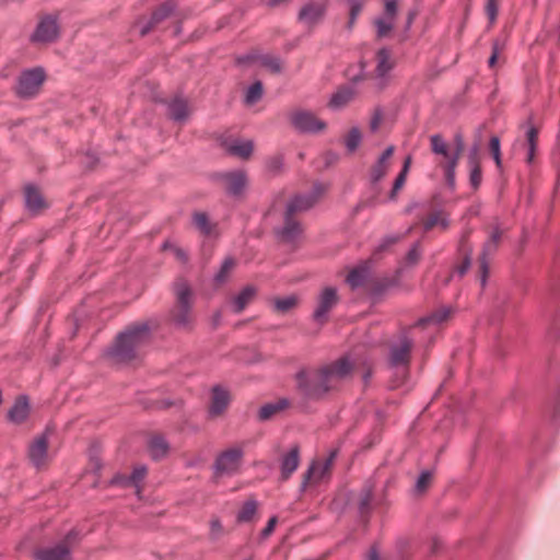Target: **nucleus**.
Here are the masks:
<instances>
[{"mask_svg":"<svg viewBox=\"0 0 560 560\" xmlns=\"http://www.w3.org/2000/svg\"><path fill=\"white\" fill-rule=\"evenodd\" d=\"M358 366L355 359L346 355L316 370H303L296 375L298 387L306 398L319 399L337 389Z\"/></svg>","mask_w":560,"mask_h":560,"instance_id":"nucleus-1","label":"nucleus"},{"mask_svg":"<svg viewBox=\"0 0 560 560\" xmlns=\"http://www.w3.org/2000/svg\"><path fill=\"white\" fill-rule=\"evenodd\" d=\"M151 327L147 322L135 323L125 328L108 351L117 362H131L141 358L144 347L151 340Z\"/></svg>","mask_w":560,"mask_h":560,"instance_id":"nucleus-2","label":"nucleus"},{"mask_svg":"<svg viewBox=\"0 0 560 560\" xmlns=\"http://www.w3.org/2000/svg\"><path fill=\"white\" fill-rule=\"evenodd\" d=\"M324 190L325 187L322 184H317L314 186L312 194L306 196L299 195L288 203L284 226L281 230L282 240L293 241L301 233L300 223L294 219V215L310 209Z\"/></svg>","mask_w":560,"mask_h":560,"instance_id":"nucleus-3","label":"nucleus"},{"mask_svg":"<svg viewBox=\"0 0 560 560\" xmlns=\"http://www.w3.org/2000/svg\"><path fill=\"white\" fill-rule=\"evenodd\" d=\"M430 144L432 152L442 158L439 161V165L444 170L446 183L450 186H454L455 170L464 150L463 140L458 137L456 139V148L452 150L450 144L440 135H433L430 137Z\"/></svg>","mask_w":560,"mask_h":560,"instance_id":"nucleus-4","label":"nucleus"},{"mask_svg":"<svg viewBox=\"0 0 560 560\" xmlns=\"http://www.w3.org/2000/svg\"><path fill=\"white\" fill-rule=\"evenodd\" d=\"M174 293L176 303L172 319L179 327H188L191 323L192 290L186 280L178 279L174 283Z\"/></svg>","mask_w":560,"mask_h":560,"instance_id":"nucleus-5","label":"nucleus"},{"mask_svg":"<svg viewBox=\"0 0 560 560\" xmlns=\"http://www.w3.org/2000/svg\"><path fill=\"white\" fill-rule=\"evenodd\" d=\"M337 450H332L325 459H315L303 475L302 488L317 485L330 477L334 462L337 457Z\"/></svg>","mask_w":560,"mask_h":560,"instance_id":"nucleus-6","label":"nucleus"},{"mask_svg":"<svg viewBox=\"0 0 560 560\" xmlns=\"http://www.w3.org/2000/svg\"><path fill=\"white\" fill-rule=\"evenodd\" d=\"M328 0H307L300 9L298 21L307 30H313L325 19Z\"/></svg>","mask_w":560,"mask_h":560,"instance_id":"nucleus-7","label":"nucleus"},{"mask_svg":"<svg viewBox=\"0 0 560 560\" xmlns=\"http://www.w3.org/2000/svg\"><path fill=\"white\" fill-rule=\"evenodd\" d=\"M77 540V533L70 532L63 540L55 546L39 548L34 552L35 560H71V549Z\"/></svg>","mask_w":560,"mask_h":560,"instance_id":"nucleus-8","label":"nucleus"},{"mask_svg":"<svg viewBox=\"0 0 560 560\" xmlns=\"http://www.w3.org/2000/svg\"><path fill=\"white\" fill-rule=\"evenodd\" d=\"M292 126L301 132L315 133L326 128V122L306 109H294L290 113Z\"/></svg>","mask_w":560,"mask_h":560,"instance_id":"nucleus-9","label":"nucleus"},{"mask_svg":"<svg viewBox=\"0 0 560 560\" xmlns=\"http://www.w3.org/2000/svg\"><path fill=\"white\" fill-rule=\"evenodd\" d=\"M45 80L43 69L35 68L21 73L16 85V94L21 97L35 96Z\"/></svg>","mask_w":560,"mask_h":560,"instance_id":"nucleus-10","label":"nucleus"},{"mask_svg":"<svg viewBox=\"0 0 560 560\" xmlns=\"http://www.w3.org/2000/svg\"><path fill=\"white\" fill-rule=\"evenodd\" d=\"M243 458V450L241 447H231L222 452L215 460L214 464V476L215 478L223 475H233L235 474Z\"/></svg>","mask_w":560,"mask_h":560,"instance_id":"nucleus-11","label":"nucleus"},{"mask_svg":"<svg viewBox=\"0 0 560 560\" xmlns=\"http://www.w3.org/2000/svg\"><path fill=\"white\" fill-rule=\"evenodd\" d=\"M51 435V430L47 428L44 433L36 436L28 447V457L32 464L36 468H42L46 466L51 455L48 451L49 436Z\"/></svg>","mask_w":560,"mask_h":560,"instance_id":"nucleus-12","label":"nucleus"},{"mask_svg":"<svg viewBox=\"0 0 560 560\" xmlns=\"http://www.w3.org/2000/svg\"><path fill=\"white\" fill-rule=\"evenodd\" d=\"M413 346V340L407 335H402L398 343L393 345L389 353L390 366L400 369L402 374L406 375L410 362V351Z\"/></svg>","mask_w":560,"mask_h":560,"instance_id":"nucleus-13","label":"nucleus"},{"mask_svg":"<svg viewBox=\"0 0 560 560\" xmlns=\"http://www.w3.org/2000/svg\"><path fill=\"white\" fill-rule=\"evenodd\" d=\"M501 237L502 231L499 228H494L491 231L489 238L483 244L482 253L479 258L480 282L482 287H485L489 273L488 257L491 256L498 249Z\"/></svg>","mask_w":560,"mask_h":560,"instance_id":"nucleus-14","label":"nucleus"},{"mask_svg":"<svg viewBox=\"0 0 560 560\" xmlns=\"http://www.w3.org/2000/svg\"><path fill=\"white\" fill-rule=\"evenodd\" d=\"M59 35V26L57 24V20L52 15H45L43 16L31 36V40L33 43H51L54 42Z\"/></svg>","mask_w":560,"mask_h":560,"instance_id":"nucleus-15","label":"nucleus"},{"mask_svg":"<svg viewBox=\"0 0 560 560\" xmlns=\"http://www.w3.org/2000/svg\"><path fill=\"white\" fill-rule=\"evenodd\" d=\"M338 301L337 290L331 287L325 288L317 299V306L313 313L314 319L319 323L326 322L329 312L337 305Z\"/></svg>","mask_w":560,"mask_h":560,"instance_id":"nucleus-16","label":"nucleus"},{"mask_svg":"<svg viewBox=\"0 0 560 560\" xmlns=\"http://www.w3.org/2000/svg\"><path fill=\"white\" fill-rule=\"evenodd\" d=\"M395 148L389 145L377 159L375 164L370 170V182L373 189L378 192L377 184L385 177L389 167L390 159L394 154Z\"/></svg>","mask_w":560,"mask_h":560,"instance_id":"nucleus-17","label":"nucleus"},{"mask_svg":"<svg viewBox=\"0 0 560 560\" xmlns=\"http://www.w3.org/2000/svg\"><path fill=\"white\" fill-rule=\"evenodd\" d=\"M223 147L230 154L243 160L249 159L254 151V142L252 140H225Z\"/></svg>","mask_w":560,"mask_h":560,"instance_id":"nucleus-18","label":"nucleus"},{"mask_svg":"<svg viewBox=\"0 0 560 560\" xmlns=\"http://www.w3.org/2000/svg\"><path fill=\"white\" fill-rule=\"evenodd\" d=\"M300 465V450L293 446L281 459V480H288Z\"/></svg>","mask_w":560,"mask_h":560,"instance_id":"nucleus-19","label":"nucleus"},{"mask_svg":"<svg viewBox=\"0 0 560 560\" xmlns=\"http://www.w3.org/2000/svg\"><path fill=\"white\" fill-rule=\"evenodd\" d=\"M30 415V402L26 396H20L8 412V419L14 424L23 423Z\"/></svg>","mask_w":560,"mask_h":560,"instance_id":"nucleus-20","label":"nucleus"},{"mask_svg":"<svg viewBox=\"0 0 560 560\" xmlns=\"http://www.w3.org/2000/svg\"><path fill=\"white\" fill-rule=\"evenodd\" d=\"M230 402V394L221 388L214 387L211 395V404L209 412L212 417L221 416L228 408Z\"/></svg>","mask_w":560,"mask_h":560,"instance_id":"nucleus-21","label":"nucleus"},{"mask_svg":"<svg viewBox=\"0 0 560 560\" xmlns=\"http://www.w3.org/2000/svg\"><path fill=\"white\" fill-rule=\"evenodd\" d=\"M222 179L228 191L233 195L241 194L247 183L246 174L243 171L225 173L222 175Z\"/></svg>","mask_w":560,"mask_h":560,"instance_id":"nucleus-22","label":"nucleus"},{"mask_svg":"<svg viewBox=\"0 0 560 560\" xmlns=\"http://www.w3.org/2000/svg\"><path fill=\"white\" fill-rule=\"evenodd\" d=\"M24 195L25 205L30 211L37 213L47 207V203L37 187L27 185L24 189Z\"/></svg>","mask_w":560,"mask_h":560,"instance_id":"nucleus-23","label":"nucleus"},{"mask_svg":"<svg viewBox=\"0 0 560 560\" xmlns=\"http://www.w3.org/2000/svg\"><path fill=\"white\" fill-rule=\"evenodd\" d=\"M147 475V468L144 466H138L133 469L132 474L128 477H117L113 480L116 485L133 487L136 494L140 493V482Z\"/></svg>","mask_w":560,"mask_h":560,"instance_id":"nucleus-24","label":"nucleus"},{"mask_svg":"<svg viewBox=\"0 0 560 560\" xmlns=\"http://www.w3.org/2000/svg\"><path fill=\"white\" fill-rule=\"evenodd\" d=\"M478 153H479V145L476 144L474 147V149L471 150L469 158H468V163L470 166L469 180H470V185L472 186L474 189H477L480 186L481 180H482V174H481V168L479 165Z\"/></svg>","mask_w":560,"mask_h":560,"instance_id":"nucleus-25","label":"nucleus"},{"mask_svg":"<svg viewBox=\"0 0 560 560\" xmlns=\"http://www.w3.org/2000/svg\"><path fill=\"white\" fill-rule=\"evenodd\" d=\"M376 68L375 72L378 77H384L394 67L392 54L388 49L382 48L375 56Z\"/></svg>","mask_w":560,"mask_h":560,"instance_id":"nucleus-26","label":"nucleus"},{"mask_svg":"<svg viewBox=\"0 0 560 560\" xmlns=\"http://www.w3.org/2000/svg\"><path fill=\"white\" fill-rule=\"evenodd\" d=\"M248 58L256 61L259 66L266 68L271 73H279L282 69L281 60L272 55H252Z\"/></svg>","mask_w":560,"mask_h":560,"instance_id":"nucleus-27","label":"nucleus"},{"mask_svg":"<svg viewBox=\"0 0 560 560\" xmlns=\"http://www.w3.org/2000/svg\"><path fill=\"white\" fill-rule=\"evenodd\" d=\"M172 10L173 8L168 3L162 4L160 8H158L153 12L150 23L140 30V35H147L156 24L166 19L171 14Z\"/></svg>","mask_w":560,"mask_h":560,"instance_id":"nucleus-28","label":"nucleus"},{"mask_svg":"<svg viewBox=\"0 0 560 560\" xmlns=\"http://www.w3.org/2000/svg\"><path fill=\"white\" fill-rule=\"evenodd\" d=\"M256 290L254 287L248 285L237 294L232 304L235 313H241L255 298Z\"/></svg>","mask_w":560,"mask_h":560,"instance_id":"nucleus-29","label":"nucleus"},{"mask_svg":"<svg viewBox=\"0 0 560 560\" xmlns=\"http://www.w3.org/2000/svg\"><path fill=\"white\" fill-rule=\"evenodd\" d=\"M453 313V310L447 306H442L438 308L434 313H432L430 316L421 318L417 325L419 326H425L428 324H441L446 322Z\"/></svg>","mask_w":560,"mask_h":560,"instance_id":"nucleus-30","label":"nucleus"},{"mask_svg":"<svg viewBox=\"0 0 560 560\" xmlns=\"http://www.w3.org/2000/svg\"><path fill=\"white\" fill-rule=\"evenodd\" d=\"M258 503L254 499H248L244 502L242 508L237 513V522L238 523H247L252 522L257 513Z\"/></svg>","mask_w":560,"mask_h":560,"instance_id":"nucleus-31","label":"nucleus"},{"mask_svg":"<svg viewBox=\"0 0 560 560\" xmlns=\"http://www.w3.org/2000/svg\"><path fill=\"white\" fill-rule=\"evenodd\" d=\"M289 402L287 399H279L275 402H269L262 406L259 410V419L260 420H268L278 412L282 411L288 407Z\"/></svg>","mask_w":560,"mask_h":560,"instance_id":"nucleus-32","label":"nucleus"},{"mask_svg":"<svg viewBox=\"0 0 560 560\" xmlns=\"http://www.w3.org/2000/svg\"><path fill=\"white\" fill-rule=\"evenodd\" d=\"M354 91L352 88H341L332 95L330 100V105L336 108L343 107L352 101Z\"/></svg>","mask_w":560,"mask_h":560,"instance_id":"nucleus-33","label":"nucleus"},{"mask_svg":"<svg viewBox=\"0 0 560 560\" xmlns=\"http://www.w3.org/2000/svg\"><path fill=\"white\" fill-rule=\"evenodd\" d=\"M170 113L175 120L182 121L186 119L187 116L189 115L187 102L183 98H175L170 104Z\"/></svg>","mask_w":560,"mask_h":560,"instance_id":"nucleus-34","label":"nucleus"},{"mask_svg":"<svg viewBox=\"0 0 560 560\" xmlns=\"http://www.w3.org/2000/svg\"><path fill=\"white\" fill-rule=\"evenodd\" d=\"M423 226L425 231H430L436 226H441L443 230H445L448 226V222L442 211H434L430 213L423 221Z\"/></svg>","mask_w":560,"mask_h":560,"instance_id":"nucleus-35","label":"nucleus"},{"mask_svg":"<svg viewBox=\"0 0 560 560\" xmlns=\"http://www.w3.org/2000/svg\"><path fill=\"white\" fill-rule=\"evenodd\" d=\"M167 448V443L160 435H154L149 441L150 453L155 459L163 457L166 454Z\"/></svg>","mask_w":560,"mask_h":560,"instance_id":"nucleus-36","label":"nucleus"},{"mask_svg":"<svg viewBox=\"0 0 560 560\" xmlns=\"http://www.w3.org/2000/svg\"><path fill=\"white\" fill-rule=\"evenodd\" d=\"M298 302L299 300L295 295L276 299L275 310L280 314H285L293 310L298 305Z\"/></svg>","mask_w":560,"mask_h":560,"instance_id":"nucleus-37","label":"nucleus"},{"mask_svg":"<svg viewBox=\"0 0 560 560\" xmlns=\"http://www.w3.org/2000/svg\"><path fill=\"white\" fill-rule=\"evenodd\" d=\"M368 270L366 267H359L350 271L347 277V283L352 288L361 287L364 283L366 278Z\"/></svg>","mask_w":560,"mask_h":560,"instance_id":"nucleus-38","label":"nucleus"},{"mask_svg":"<svg viewBox=\"0 0 560 560\" xmlns=\"http://www.w3.org/2000/svg\"><path fill=\"white\" fill-rule=\"evenodd\" d=\"M236 266V260L232 257H226L219 270V272L215 275V281L218 283H223L231 272L234 270Z\"/></svg>","mask_w":560,"mask_h":560,"instance_id":"nucleus-39","label":"nucleus"},{"mask_svg":"<svg viewBox=\"0 0 560 560\" xmlns=\"http://www.w3.org/2000/svg\"><path fill=\"white\" fill-rule=\"evenodd\" d=\"M349 5V27H352L357 18L360 15L364 0H343Z\"/></svg>","mask_w":560,"mask_h":560,"instance_id":"nucleus-40","label":"nucleus"},{"mask_svg":"<svg viewBox=\"0 0 560 560\" xmlns=\"http://www.w3.org/2000/svg\"><path fill=\"white\" fill-rule=\"evenodd\" d=\"M526 141L528 145V155H527V162L530 163L534 160L535 150L537 145V139H538V130L535 127H530L526 135Z\"/></svg>","mask_w":560,"mask_h":560,"instance_id":"nucleus-41","label":"nucleus"},{"mask_svg":"<svg viewBox=\"0 0 560 560\" xmlns=\"http://www.w3.org/2000/svg\"><path fill=\"white\" fill-rule=\"evenodd\" d=\"M361 138H362V136H361L360 130L357 127L351 128L345 138V143H346L347 149L350 152H353L359 147V144L361 142Z\"/></svg>","mask_w":560,"mask_h":560,"instance_id":"nucleus-42","label":"nucleus"},{"mask_svg":"<svg viewBox=\"0 0 560 560\" xmlns=\"http://www.w3.org/2000/svg\"><path fill=\"white\" fill-rule=\"evenodd\" d=\"M262 95V84L261 82L257 81L253 85L249 86V89L246 92L245 101L247 104H255L257 103Z\"/></svg>","mask_w":560,"mask_h":560,"instance_id":"nucleus-43","label":"nucleus"},{"mask_svg":"<svg viewBox=\"0 0 560 560\" xmlns=\"http://www.w3.org/2000/svg\"><path fill=\"white\" fill-rule=\"evenodd\" d=\"M195 226L203 234L211 233V223L206 213L197 212L194 214Z\"/></svg>","mask_w":560,"mask_h":560,"instance_id":"nucleus-44","label":"nucleus"},{"mask_svg":"<svg viewBox=\"0 0 560 560\" xmlns=\"http://www.w3.org/2000/svg\"><path fill=\"white\" fill-rule=\"evenodd\" d=\"M375 25L377 28V36L385 37L389 34L393 28V20L389 19H378L375 21Z\"/></svg>","mask_w":560,"mask_h":560,"instance_id":"nucleus-45","label":"nucleus"},{"mask_svg":"<svg viewBox=\"0 0 560 560\" xmlns=\"http://www.w3.org/2000/svg\"><path fill=\"white\" fill-rule=\"evenodd\" d=\"M432 481V472L423 471L416 483V490L420 493L424 492L431 485Z\"/></svg>","mask_w":560,"mask_h":560,"instance_id":"nucleus-46","label":"nucleus"},{"mask_svg":"<svg viewBox=\"0 0 560 560\" xmlns=\"http://www.w3.org/2000/svg\"><path fill=\"white\" fill-rule=\"evenodd\" d=\"M499 2V0H487L485 12L490 23H493L498 16Z\"/></svg>","mask_w":560,"mask_h":560,"instance_id":"nucleus-47","label":"nucleus"},{"mask_svg":"<svg viewBox=\"0 0 560 560\" xmlns=\"http://www.w3.org/2000/svg\"><path fill=\"white\" fill-rule=\"evenodd\" d=\"M224 528L221 522L218 518H212L210 521V538L212 540H217L224 535Z\"/></svg>","mask_w":560,"mask_h":560,"instance_id":"nucleus-48","label":"nucleus"},{"mask_svg":"<svg viewBox=\"0 0 560 560\" xmlns=\"http://www.w3.org/2000/svg\"><path fill=\"white\" fill-rule=\"evenodd\" d=\"M501 50L502 45L500 44L499 40H494L492 44V54L488 60L489 68L493 69L495 67Z\"/></svg>","mask_w":560,"mask_h":560,"instance_id":"nucleus-49","label":"nucleus"},{"mask_svg":"<svg viewBox=\"0 0 560 560\" xmlns=\"http://www.w3.org/2000/svg\"><path fill=\"white\" fill-rule=\"evenodd\" d=\"M406 178H407V175L402 174V173H399L398 176L396 177L395 182H394V185H393V189L389 194V198L390 199H395L398 191L404 187L405 183H406Z\"/></svg>","mask_w":560,"mask_h":560,"instance_id":"nucleus-50","label":"nucleus"},{"mask_svg":"<svg viewBox=\"0 0 560 560\" xmlns=\"http://www.w3.org/2000/svg\"><path fill=\"white\" fill-rule=\"evenodd\" d=\"M383 121V113L381 109H375L373 115H372V118H371V121H370V129L372 131H376L381 124Z\"/></svg>","mask_w":560,"mask_h":560,"instance_id":"nucleus-51","label":"nucleus"},{"mask_svg":"<svg viewBox=\"0 0 560 560\" xmlns=\"http://www.w3.org/2000/svg\"><path fill=\"white\" fill-rule=\"evenodd\" d=\"M397 13V1L389 0L385 3V18L389 20H394Z\"/></svg>","mask_w":560,"mask_h":560,"instance_id":"nucleus-52","label":"nucleus"},{"mask_svg":"<svg viewBox=\"0 0 560 560\" xmlns=\"http://www.w3.org/2000/svg\"><path fill=\"white\" fill-rule=\"evenodd\" d=\"M371 500H372L371 489L364 490L362 498L360 500V503H359L361 513H364L369 509Z\"/></svg>","mask_w":560,"mask_h":560,"instance_id":"nucleus-53","label":"nucleus"},{"mask_svg":"<svg viewBox=\"0 0 560 560\" xmlns=\"http://www.w3.org/2000/svg\"><path fill=\"white\" fill-rule=\"evenodd\" d=\"M407 262L410 265H415L420 259V250H419V244H416L407 254Z\"/></svg>","mask_w":560,"mask_h":560,"instance_id":"nucleus-54","label":"nucleus"},{"mask_svg":"<svg viewBox=\"0 0 560 560\" xmlns=\"http://www.w3.org/2000/svg\"><path fill=\"white\" fill-rule=\"evenodd\" d=\"M277 522H278V518L276 516H272L268 521L266 527L261 530L262 538H267V537H269L272 534Z\"/></svg>","mask_w":560,"mask_h":560,"instance_id":"nucleus-55","label":"nucleus"},{"mask_svg":"<svg viewBox=\"0 0 560 560\" xmlns=\"http://www.w3.org/2000/svg\"><path fill=\"white\" fill-rule=\"evenodd\" d=\"M489 150L492 155H498V153L501 152L500 151V140L498 137H495V136L491 137L490 142H489Z\"/></svg>","mask_w":560,"mask_h":560,"instance_id":"nucleus-56","label":"nucleus"},{"mask_svg":"<svg viewBox=\"0 0 560 560\" xmlns=\"http://www.w3.org/2000/svg\"><path fill=\"white\" fill-rule=\"evenodd\" d=\"M170 248L173 250L174 256L178 260H180V261H186L187 260V255H186V253L183 249H180L178 247H174V246H171Z\"/></svg>","mask_w":560,"mask_h":560,"instance_id":"nucleus-57","label":"nucleus"},{"mask_svg":"<svg viewBox=\"0 0 560 560\" xmlns=\"http://www.w3.org/2000/svg\"><path fill=\"white\" fill-rule=\"evenodd\" d=\"M469 265H470V261H469V259L467 258V259H466V260H465V261H464V262L458 267V270H457V271H458V273H459L460 276H463V275L467 271V269L469 268Z\"/></svg>","mask_w":560,"mask_h":560,"instance_id":"nucleus-58","label":"nucleus"},{"mask_svg":"<svg viewBox=\"0 0 560 560\" xmlns=\"http://www.w3.org/2000/svg\"><path fill=\"white\" fill-rule=\"evenodd\" d=\"M410 164H411V158L408 156L406 160H405V163H404V166H402V170L400 171V173L407 175L408 172H409V167H410Z\"/></svg>","mask_w":560,"mask_h":560,"instance_id":"nucleus-59","label":"nucleus"},{"mask_svg":"<svg viewBox=\"0 0 560 560\" xmlns=\"http://www.w3.org/2000/svg\"><path fill=\"white\" fill-rule=\"evenodd\" d=\"M410 164H411V158L408 156L406 160H405V163H404V166H402V170L400 171V173L407 175L408 172H409V167H410Z\"/></svg>","mask_w":560,"mask_h":560,"instance_id":"nucleus-60","label":"nucleus"},{"mask_svg":"<svg viewBox=\"0 0 560 560\" xmlns=\"http://www.w3.org/2000/svg\"><path fill=\"white\" fill-rule=\"evenodd\" d=\"M369 559L370 560H378V556H377V552L375 549H372L369 553Z\"/></svg>","mask_w":560,"mask_h":560,"instance_id":"nucleus-61","label":"nucleus"},{"mask_svg":"<svg viewBox=\"0 0 560 560\" xmlns=\"http://www.w3.org/2000/svg\"><path fill=\"white\" fill-rule=\"evenodd\" d=\"M493 156V160L497 164V166L500 168L501 167V152L498 153V155H492Z\"/></svg>","mask_w":560,"mask_h":560,"instance_id":"nucleus-62","label":"nucleus"},{"mask_svg":"<svg viewBox=\"0 0 560 560\" xmlns=\"http://www.w3.org/2000/svg\"><path fill=\"white\" fill-rule=\"evenodd\" d=\"M280 164H281V161L278 158L272 161V167H275V168H278L280 166Z\"/></svg>","mask_w":560,"mask_h":560,"instance_id":"nucleus-63","label":"nucleus"},{"mask_svg":"<svg viewBox=\"0 0 560 560\" xmlns=\"http://www.w3.org/2000/svg\"><path fill=\"white\" fill-rule=\"evenodd\" d=\"M371 374L370 368H366V371L364 372L363 377L366 378Z\"/></svg>","mask_w":560,"mask_h":560,"instance_id":"nucleus-64","label":"nucleus"}]
</instances>
